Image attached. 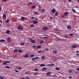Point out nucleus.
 <instances>
[{"label": "nucleus", "mask_w": 79, "mask_h": 79, "mask_svg": "<svg viewBox=\"0 0 79 79\" xmlns=\"http://www.w3.org/2000/svg\"><path fill=\"white\" fill-rule=\"evenodd\" d=\"M32 4L31 2H30L28 4V6H30V5H32Z\"/></svg>", "instance_id": "e433bc0d"}, {"label": "nucleus", "mask_w": 79, "mask_h": 79, "mask_svg": "<svg viewBox=\"0 0 79 79\" xmlns=\"http://www.w3.org/2000/svg\"><path fill=\"white\" fill-rule=\"evenodd\" d=\"M40 66H41L42 67H43L44 66H45V65L44 64H41L40 65Z\"/></svg>", "instance_id": "2eb2a0df"}, {"label": "nucleus", "mask_w": 79, "mask_h": 79, "mask_svg": "<svg viewBox=\"0 0 79 79\" xmlns=\"http://www.w3.org/2000/svg\"><path fill=\"white\" fill-rule=\"evenodd\" d=\"M5 68H6V69H10V66H5Z\"/></svg>", "instance_id": "f3484780"}, {"label": "nucleus", "mask_w": 79, "mask_h": 79, "mask_svg": "<svg viewBox=\"0 0 79 79\" xmlns=\"http://www.w3.org/2000/svg\"><path fill=\"white\" fill-rule=\"evenodd\" d=\"M56 12V10H55V9H53L52 10V13H55V12Z\"/></svg>", "instance_id": "7ed1b4c3"}, {"label": "nucleus", "mask_w": 79, "mask_h": 79, "mask_svg": "<svg viewBox=\"0 0 79 79\" xmlns=\"http://www.w3.org/2000/svg\"><path fill=\"white\" fill-rule=\"evenodd\" d=\"M26 79H29V77H27L26 78Z\"/></svg>", "instance_id": "4d7b16f0"}, {"label": "nucleus", "mask_w": 79, "mask_h": 79, "mask_svg": "<svg viewBox=\"0 0 79 79\" xmlns=\"http://www.w3.org/2000/svg\"><path fill=\"white\" fill-rule=\"evenodd\" d=\"M64 16H67L68 15V13L67 12H65L64 14Z\"/></svg>", "instance_id": "423d86ee"}, {"label": "nucleus", "mask_w": 79, "mask_h": 79, "mask_svg": "<svg viewBox=\"0 0 79 79\" xmlns=\"http://www.w3.org/2000/svg\"><path fill=\"white\" fill-rule=\"evenodd\" d=\"M58 12H56L55 14V16H58Z\"/></svg>", "instance_id": "2f4dec72"}, {"label": "nucleus", "mask_w": 79, "mask_h": 79, "mask_svg": "<svg viewBox=\"0 0 79 79\" xmlns=\"http://www.w3.org/2000/svg\"><path fill=\"white\" fill-rule=\"evenodd\" d=\"M1 10H2V7L0 6V11H1Z\"/></svg>", "instance_id": "e2e57ef3"}, {"label": "nucleus", "mask_w": 79, "mask_h": 79, "mask_svg": "<svg viewBox=\"0 0 79 79\" xmlns=\"http://www.w3.org/2000/svg\"><path fill=\"white\" fill-rule=\"evenodd\" d=\"M32 47H33L34 48H35V47H36V46H33Z\"/></svg>", "instance_id": "6e6d98bb"}, {"label": "nucleus", "mask_w": 79, "mask_h": 79, "mask_svg": "<svg viewBox=\"0 0 79 79\" xmlns=\"http://www.w3.org/2000/svg\"><path fill=\"white\" fill-rule=\"evenodd\" d=\"M25 74H29V72H25Z\"/></svg>", "instance_id": "a18cd8bd"}, {"label": "nucleus", "mask_w": 79, "mask_h": 79, "mask_svg": "<svg viewBox=\"0 0 79 79\" xmlns=\"http://www.w3.org/2000/svg\"><path fill=\"white\" fill-rule=\"evenodd\" d=\"M5 40L4 39H1L0 40V42H5Z\"/></svg>", "instance_id": "ddd939ff"}, {"label": "nucleus", "mask_w": 79, "mask_h": 79, "mask_svg": "<svg viewBox=\"0 0 79 79\" xmlns=\"http://www.w3.org/2000/svg\"><path fill=\"white\" fill-rule=\"evenodd\" d=\"M48 50H49L48 49V48L45 49V52H47V51H48Z\"/></svg>", "instance_id": "ea45409f"}, {"label": "nucleus", "mask_w": 79, "mask_h": 79, "mask_svg": "<svg viewBox=\"0 0 79 79\" xmlns=\"http://www.w3.org/2000/svg\"><path fill=\"white\" fill-rule=\"evenodd\" d=\"M33 24H37V23H38V22H37L35 21H33Z\"/></svg>", "instance_id": "dca6fc26"}, {"label": "nucleus", "mask_w": 79, "mask_h": 79, "mask_svg": "<svg viewBox=\"0 0 79 79\" xmlns=\"http://www.w3.org/2000/svg\"><path fill=\"white\" fill-rule=\"evenodd\" d=\"M23 52V51L21 49H19V53H22V52Z\"/></svg>", "instance_id": "5701e85b"}, {"label": "nucleus", "mask_w": 79, "mask_h": 79, "mask_svg": "<svg viewBox=\"0 0 79 79\" xmlns=\"http://www.w3.org/2000/svg\"><path fill=\"white\" fill-rule=\"evenodd\" d=\"M34 71H38V69H34Z\"/></svg>", "instance_id": "f704fd0d"}, {"label": "nucleus", "mask_w": 79, "mask_h": 79, "mask_svg": "<svg viewBox=\"0 0 79 79\" xmlns=\"http://www.w3.org/2000/svg\"><path fill=\"white\" fill-rule=\"evenodd\" d=\"M55 65V64H48V66H53Z\"/></svg>", "instance_id": "6e6552de"}, {"label": "nucleus", "mask_w": 79, "mask_h": 79, "mask_svg": "<svg viewBox=\"0 0 79 79\" xmlns=\"http://www.w3.org/2000/svg\"><path fill=\"white\" fill-rule=\"evenodd\" d=\"M17 51H18V50H17V49H15L14 50V52H17Z\"/></svg>", "instance_id": "49530a36"}, {"label": "nucleus", "mask_w": 79, "mask_h": 79, "mask_svg": "<svg viewBox=\"0 0 79 79\" xmlns=\"http://www.w3.org/2000/svg\"><path fill=\"white\" fill-rule=\"evenodd\" d=\"M64 37H65V38L68 37V36H64Z\"/></svg>", "instance_id": "052dcab7"}, {"label": "nucleus", "mask_w": 79, "mask_h": 79, "mask_svg": "<svg viewBox=\"0 0 79 79\" xmlns=\"http://www.w3.org/2000/svg\"><path fill=\"white\" fill-rule=\"evenodd\" d=\"M28 39L30 40H32V38H28Z\"/></svg>", "instance_id": "473e14b6"}, {"label": "nucleus", "mask_w": 79, "mask_h": 79, "mask_svg": "<svg viewBox=\"0 0 79 79\" xmlns=\"http://www.w3.org/2000/svg\"><path fill=\"white\" fill-rule=\"evenodd\" d=\"M3 65H5V64H7V63H3Z\"/></svg>", "instance_id": "de8ad7c7"}, {"label": "nucleus", "mask_w": 79, "mask_h": 79, "mask_svg": "<svg viewBox=\"0 0 79 79\" xmlns=\"http://www.w3.org/2000/svg\"><path fill=\"white\" fill-rule=\"evenodd\" d=\"M76 55L77 56H79V54H77Z\"/></svg>", "instance_id": "0e129e2a"}, {"label": "nucleus", "mask_w": 79, "mask_h": 79, "mask_svg": "<svg viewBox=\"0 0 79 79\" xmlns=\"http://www.w3.org/2000/svg\"><path fill=\"white\" fill-rule=\"evenodd\" d=\"M25 18H26L25 17H22L21 19L23 21H24V19H25Z\"/></svg>", "instance_id": "9b49d317"}, {"label": "nucleus", "mask_w": 79, "mask_h": 79, "mask_svg": "<svg viewBox=\"0 0 79 79\" xmlns=\"http://www.w3.org/2000/svg\"><path fill=\"white\" fill-rule=\"evenodd\" d=\"M3 18H6V15H5V14L3 15Z\"/></svg>", "instance_id": "a19ab883"}, {"label": "nucleus", "mask_w": 79, "mask_h": 79, "mask_svg": "<svg viewBox=\"0 0 79 79\" xmlns=\"http://www.w3.org/2000/svg\"><path fill=\"white\" fill-rule=\"evenodd\" d=\"M28 56H29V55H28V54H27L25 56H24V57L25 58H27L28 57Z\"/></svg>", "instance_id": "6ab92c4d"}, {"label": "nucleus", "mask_w": 79, "mask_h": 79, "mask_svg": "<svg viewBox=\"0 0 79 79\" xmlns=\"http://www.w3.org/2000/svg\"><path fill=\"white\" fill-rule=\"evenodd\" d=\"M37 48H39L41 47V46L40 45H38L37 46Z\"/></svg>", "instance_id": "393cba45"}, {"label": "nucleus", "mask_w": 79, "mask_h": 79, "mask_svg": "<svg viewBox=\"0 0 79 79\" xmlns=\"http://www.w3.org/2000/svg\"><path fill=\"white\" fill-rule=\"evenodd\" d=\"M4 79V77L3 76H0V79Z\"/></svg>", "instance_id": "c756f323"}, {"label": "nucleus", "mask_w": 79, "mask_h": 79, "mask_svg": "<svg viewBox=\"0 0 79 79\" xmlns=\"http://www.w3.org/2000/svg\"><path fill=\"white\" fill-rule=\"evenodd\" d=\"M30 42L31 43H35V40H31V41Z\"/></svg>", "instance_id": "4468645a"}, {"label": "nucleus", "mask_w": 79, "mask_h": 79, "mask_svg": "<svg viewBox=\"0 0 79 79\" xmlns=\"http://www.w3.org/2000/svg\"><path fill=\"white\" fill-rule=\"evenodd\" d=\"M55 69L57 71H59V70H60V68H59L58 67H56L55 68Z\"/></svg>", "instance_id": "a211bd4d"}, {"label": "nucleus", "mask_w": 79, "mask_h": 79, "mask_svg": "<svg viewBox=\"0 0 79 79\" xmlns=\"http://www.w3.org/2000/svg\"><path fill=\"white\" fill-rule=\"evenodd\" d=\"M6 0H2V2H6Z\"/></svg>", "instance_id": "603ef678"}, {"label": "nucleus", "mask_w": 79, "mask_h": 79, "mask_svg": "<svg viewBox=\"0 0 79 79\" xmlns=\"http://www.w3.org/2000/svg\"><path fill=\"white\" fill-rule=\"evenodd\" d=\"M35 6H32L31 7V8H32V9H35Z\"/></svg>", "instance_id": "4be33fe9"}, {"label": "nucleus", "mask_w": 79, "mask_h": 79, "mask_svg": "<svg viewBox=\"0 0 79 79\" xmlns=\"http://www.w3.org/2000/svg\"><path fill=\"white\" fill-rule=\"evenodd\" d=\"M15 71L16 73H18V71L17 70H15Z\"/></svg>", "instance_id": "3c124183"}, {"label": "nucleus", "mask_w": 79, "mask_h": 79, "mask_svg": "<svg viewBox=\"0 0 79 79\" xmlns=\"http://www.w3.org/2000/svg\"><path fill=\"white\" fill-rule=\"evenodd\" d=\"M69 79H72V77H71V76H69Z\"/></svg>", "instance_id": "79ce46f5"}, {"label": "nucleus", "mask_w": 79, "mask_h": 79, "mask_svg": "<svg viewBox=\"0 0 79 79\" xmlns=\"http://www.w3.org/2000/svg\"><path fill=\"white\" fill-rule=\"evenodd\" d=\"M68 0V1L69 2H71V0Z\"/></svg>", "instance_id": "338daca9"}, {"label": "nucleus", "mask_w": 79, "mask_h": 79, "mask_svg": "<svg viewBox=\"0 0 79 79\" xmlns=\"http://www.w3.org/2000/svg\"><path fill=\"white\" fill-rule=\"evenodd\" d=\"M76 52H77V53H79V52L78 51H76Z\"/></svg>", "instance_id": "69168bd1"}, {"label": "nucleus", "mask_w": 79, "mask_h": 79, "mask_svg": "<svg viewBox=\"0 0 79 79\" xmlns=\"http://www.w3.org/2000/svg\"><path fill=\"white\" fill-rule=\"evenodd\" d=\"M9 19H7L6 20L5 22L6 23H8L9 22Z\"/></svg>", "instance_id": "b1692460"}, {"label": "nucleus", "mask_w": 79, "mask_h": 79, "mask_svg": "<svg viewBox=\"0 0 79 79\" xmlns=\"http://www.w3.org/2000/svg\"><path fill=\"white\" fill-rule=\"evenodd\" d=\"M48 37L47 36H45L44 37V38H48Z\"/></svg>", "instance_id": "774afa93"}, {"label": "nucleus", "mask_w": 79, "mask_h": 79, "mask_svg": "<svg viewBox=\"0 0 79 79\" xmlns=\"http://www.w3.org/2000/svg\"><path fill=\"white\" fill-rule=\"evenodd\" d=\"M53 52L54 53H55V54H56V53H57V51H53Z\"/></svg>", "instance_id": "aec40b11"}, {"label": "nucleus", "mask_w": 79, "mask_h": 79, "mask_svg": "<svg viewBox=\"0 0 79 79\" xmlns=\"http://www.w3.org/2000/svg\"><path fill=\"white\" fill-rule=\"evenodd\" d=\"M30 57H34L35 56L34 55H32L30 56Z\"/></svg>", "instance_id": "4c0bfd02"}, {"label": "nucleus", "mask_w": 79, "mask_h": 79, "mask_svg": "<svg viewBox=\"0 0 79 79\" xmlns=\"http://www.w3.org/2000/svg\"><path fill=\"white\" fill-rule=\"evenodd\" d=\"M9 33H10V31H9L8 30H7L6 31V34H8Z\"/></svg>", "instance_id": "cd10ccee"}, {"label": "nucleus", "mask_w": 79, "mask_h": 79, "mask_svg": "<svg viewBox=\"0 0 79 79\" xmlns=\"http://www.w3.org/2000/svg\"><path fill=\"white\" fill-rule=\"evenodd\" d=\"M63 23H65V22H66V21H65V20H63Z\"/></svg>", "instance_id": "bf43d9fd"}, {"label": "nucleus", "mask_w": 79, "mask_h": 79, "mask_svg": "<svg viewBox=\"0 0 79 79\" xmlns=\"http://www.w3.org/2000/svg\"><path fill=\"white\" fill-rule=\"evenodd\" d=\"M43 29V30H47V29H48V27H44Z\"/></svg>", "instance_id": "f8f14e48"}, {"label": "nucleus", "mask_w": 79, "mask_h": 79, "mask_svg": "<svg viewBox=\"0 0 79 79\" xmlns=\"http://www.w3.org/2000/svg\"><path fill=\"white\" fill-rule=\"evenodd\" d=\"M37 74H38V73H37V72L33 74V75H37Z\"/></svg>", "instance_id": "a878e982"}, {"label": "nucleus", "mask_w": 79, "mask_h": 79, "mask_svg": "<svg viewBox=\"0 0 79 79\" xmlns=\"http://www.w3.org/2000/svg\"><path fill=\"white\" fill-rule=\"evenodd\" d=\"M47 69V68L46 67H43L42 68V71H45V70H46Z\"/></svg>", "instance_id": "1a4fd4ad"}, {"label": "nucleus", "mask_w": 79, "mask_h": 79, "mask_svg": "<svg viewBox=\"0 0 79 79\" xmlns=\"http://www.w3.org/2000/svg\"><path fill=\"white\" fill-rule=\"evenodd\" d=\"M41 12H42V13H44V11H45V10H44V9H42L41 10Z\"/></svg>", "instance_id": "bb28decb"}, {"label": "nucleus", "mask_w": 79, "mask_h": 79, "mask_svg": "<svg viewBox=\"0 0 79 79\" xmlns=\"http://www.w3.org/2000/svg\"><path fill=\"white\" fill-rule=\"evenodd\" d=\"M8 42H11V39L10 38H8L7 39Z\"/></svg>", "instance_id": "9d476101"}, {"label": "nucleus", "mask_w": 79, "mask_h": 79, "mask_svg": "<svg viewBox=\"0 0 79 79\" xmlns=\"http://www.w3.org/2000/svg\"><path fill=\"white\" fill-rule=\"evenodd\" d=\"M35 14H38V12H35Z\"/></svg>", "instance_id": "680f3d73"}, {"label": "nucleus", "mask_w": 79, "mask_h": 79, "mask_svg": "<svg viewBox=\"0 0 79 79\" xmlns=\"http://www.w3.org/2000/svg\"><path fill=\"white\" fill-rule=\"evenodd\" d=\"M77 69L78 71H79V68H77Z\"/></svg>", "instance_id": "5fc2aeb1"}, {"label": "nucleus", "mask_w": 79, "mask_h": 79, "mask_svg": "<svg viewBox=\"0 0 79 79\" xmlns=\"http://www.w3.org/2000/svg\"><path fill=\"white\" fill-rule=\"evenodd\" d=\"M43 43H44V40H42L40 42V44H43Z\"/></svg>", "instance_id": "72a5a7b5"}, {"label": "nucleus", "mask_w": 79, "mask_h": 79, "mask_svg": "<svg viewBox=\"0 0 79 79\" xmlns=\"http://www.w3.org/2000/svg\"><path fill=\"white\" fill-rule=\"evenodd\" d=\"M72 11L73 13H76V10L74 9H72Z\"/></svg>", "instance_id": "c85d7f7f"}, {"label": "nucleus", "mask_w": 79, "mask_h": 79, "mask_svg": "<svg viewBox=\"0 0 79 79\" xmlns=\"http://www.w3.org/2000/svg\"><path fill=\"white\" fill-rule=\"evenodd\" d=\"M18 29H19L20 30H22V29H23V27H21V26H19L18 27Z\"/></svg>", "instance_id": "f03ea898"}, {"label": "nucleus", "mask_w": 79, "mask_h": 79, "mask_svg": "<svg viewBox=\"0 0 79 79\" xmlns=\"http://www.w3.org/2000/svg\"><path fill=\"white\" fill-rule=\"evenodd\" d=\"M17 69H21V67H19L17 68Z\"/></svg>", "instance_id": "c03bdc74"}, {"label": "nucleus", "mask_w": 79, "mask_h": 79, "mask_svg": "<svg viewBox=\"0 0 79 79\" xmlns=\"http://www.w3.org/2000/svg\"><path fill=\"white\" fill-rule=\"evenodd\" d=\"M5 63H10V61H5Z\"/></svg>", "instance_id": "37998d69"}, {"label": "nucleus", "mask_w": 79, "mask_h": 79, "mask_svg": "<svg viewBox=\"0 0 79 79\" xmlns=\"http://www.w3.org/2000/svg\"><path fill=\"white\" fill-rule=\"evenodd\" d=\"M72 70H71V69H70L68 70V72L69 73H72Z\"/></svg>", "instance_id": "412c9836"}, {"label": "nucleus", "mask_w": 79, "mask_h": 79, "mask_svg": "<svg viewBox=\"0 0 79 79\" xmlns=\"http://www.w3.org/2000/svg\"><path fill=\"white\" fill-rule=\"evenodd\" d=\"M24 43H22L21 45H22V46H23V45H24Z\"/></svg>", "instance_id": "58836bf2"}, {"label": "nucleus", "mask_w": 79, "mask_h": 79, "mask_svg": "<svg viewBox=\"0 0 79 79\" xmlns=\"http://www.w3.org/2000/svg\"><path fill=\"white\" fill-rule=\"evenodd\" d=\"M70 36H73V34H70Z\"/></svg>", "instance_id": "864d4df0"}, {"label": "nucleus", "mask_w": 79, "mask_h": 79, "mask_svg": "<svg viewBox=\"0 0 79 79\" xmlns=\"http://www.w3.org/2000/svg\"><path fill=\"white\" fill-rule=\"evenodd\" d=\"M34 25L33 24H31L30 26L31 27H34Z\"/></svg>", "instance_id": "c9c22d12"}, {"label": "nucleus", "mask_w": 79, "mask_h": 79, "mask_svg": "<svg viewBox=\"0 0 79 79\" xmlns=\"http://www.w3.org/2000/svg\"><path fill=\"white\" fill-rule=\"evenodd\" d=\"M67 29H70V30H71V26H69V25H68L67 27Z\"/></svg>", "instance_id": "20e7f679"}, {"label": "nucleus", "mask_w": 79, "mask_h": 79, "mask_svg": "<svg viewBox=\"0 0 79 79\" xmlns=\"http://www.w3.org/2000/svg\"><path fill=\"white\" fill-rule=\"evenodd\" d=\"M46 74L47 76H50V75H51V73H50V72H48L46 73Z\"/></svg>", "instance_id": "39448f33"}, {"label": "nucleus", "mask_w": 79, "mask_h": 79, "mask_svg": "<svg viewBox=\"0 0 79 79\" xmlns=\"http://www.w3.org/2000/svg\"><path fill=\"white\" fill-rule=\"evenodd\" d=\"M44 35V36H48V35Z\"/></svg>", "instance_id": "13d9d810"}, {"label": "nucleus", "mask_w": 79, "mask_h": 79, "mask_svg": "<svg viewBox=\"0 0 79 79\" xmlns=\"http://www.w3.org/2000/svg\"><path fill=\"white\" fill-rule=\"evenodd\" d=\"M38 52L39 53H41V50L38 51Z\"/></svg>", "instance_id": "09e8293b"}, {"label": "nucleus", "mask_w": 79, "mask_h": 79, "mask_svg": "<svg viewBox=\"0 0 79 79\" xmlns=\"http://www.w3.org/2000/svg\"><path fill=\"white\" fill-rule=\"evenodd\" d=\"M35 19V17H31V19Z\"/></svg>", "instance_id": "8fccbe9b"}, {"label": "nucleus", "mask_w": 79, "mask_h": 79, "mask_svg": "<svg viewBox=\"0 0 79 79\" xmlns=\"http://www.w3.org/2000/svg\"><path fill=\"white\" fill-rule=\"evenodd\" d=\"M32 61H33V62H34V61H35V60H37V59H39V57H36L35 58H32Z\"/></svg>", "instance_id": "f257e3e1"}, {"label": "nucleus", "mask_w": 79, "mask_h": 79, "mask_svg": "<svg viewBox=\"0 0 79 79\" xmlns=\"http://www.w3.org/2000/svg\"><path fill=\"white\" fill-rule=\"evenodd\" d=\"M45 59V56H42L41 57V60H44Z\"/></svg>", "instance_id": "0eeeda50"}, {"label": "nucleus", "mask_w": 79, "mask_h": 79, "mask_svg": "<svg viewBox=\"0 0 79 79\" xmlns=\"http://www.w3.org/2000/svg\"><path fill=\"white\" fill-rule=\"evenodd\" d=\"M72 48H76V45L74 46L72 45Z\"/></svg>", "instance_id": "7c9ffc66"}]
</instances>
